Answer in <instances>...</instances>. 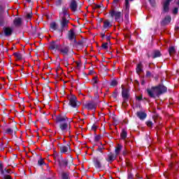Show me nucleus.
Segmentation results:
<instances>
[{
    "mask_svg": "<svg viewBox=\"0 0 179 179\" xmlns=\"http://www.w3.org/2000/svg\"><path fill=\"white\" fill-rule=\"evenodd\" d=\"M56 122H59V128L62 132H68L71 129L72 119H67L66 117L59 115L56 117Z\"/></svg>",
    "mask_w": 179,
    "mask_h": 179,
    "instance_id": "1",
    "label": "nucleus"
},
{
    "mask_svg": "<svg viewBox=\"0 0 179 179\" xmlns=\"http://www.w3.org/2000/svg\"><path fill=\"white\" fill-rule=\"evenodd\" d=\"M167 92V87L164 85H159L157 87H152L151 89H147V93L152 99H156L159 97L162 93H166Z\"/></svg>",
    "mask_w": 179,
    "mask_h": 179,
    "instance_id": "2",
    "label": "nucleus"
},
{
    "mask_svg": "<svg viewBox=\"0 0 179 179\" xmlns=\"http://www.w3.org/2000/svg\"><path fill=\"white\" fill-rule=\"evenodd\" d=\"M59 16L62 19V28L65 29L68 27V24L69 21L67 19H69V13H68V8H63L62 12L59 13Z\"/></svg>",
    "mask_w": 179,
    "mask_h": 179,
    "instance_id": "3",
    "label": "nucleus"
},
{
    "mask_svg": "<svg viewBox=\"0 0 179 179\" xmlns=\"http://www.w3.org/2000/svg\"><path fill=\"white\" fill-rule=\"evenodd\" d=\"M110 15L112 17H115V22L121 23V22H123L124 20L122 13L120 11L112 10L110 12Z\"/></svg>",
    "mask_w": 179,
    "mask_h": 179,
    "instance_id": "4",
    "label": "nucleus"
},
{
    "mask_svg": "<svg viewBox=\"0 0 179 179\" xmlns=\"http://www.w3.org/2000/svg\"><path fill=\"white\" fill-rule=\"evenodd\" d=\"M13 30L12 27H4L3 28V34L5 37H10L13 34Z\"/></svg>",
    "mask_w": 179,
    "mask_h": 179,
    "instance_id": "5",
    "label": "nucleus"
},
{
    "mask_svg": "<svg viewBox=\"0 0 179 179\" xmlns=\"http://www.w3.org/2000/svg\"><path fill=\"white\" fill-rule=\"evenodd\" d=\"M8 17H10L8 11L5 13L3 16H0V26H3L5 23H8Z\"/></svg>",
    "mask_w": 179,
    "mask_h": 179,
    "instance_id": "6",
    "label": "nucleus"
},
{
    "mask_svg": "<svg viewBox=\"0 0 179 179\" xmlns=\"http://www.w3.org/2000/svg\"><path fill=\"white\" fill-rule=\"evenodd\" d=\"M60 152L61 153H64L65 155H68L72 152L71 149V146L69 145H62L60 147Z\"/></svg>",
    "mask_w": 179,
    "mask_h": 179,
    "instance_id": "7",
    "label": "nucleus"
},
{
    "mask_svg": "<svg viewBox=\"0 0 179 179\" xmlns=\"http://www.w3.org/2000/svg\"><path fill=\"white\" fill-rule=\"evenodd\" d=\"M68 38L70 40V41H72L73 43L76 42V35L75 34V31H73V29H71L68 33Z\"/></svg>",
    "mask_w": 179,
    "mask_h": 179,
    "instance_id": "8",
    "label": "nucleus"
},
{
    "mask_svg": "<svg viewBox=\"0 0 179 179\" xmlns=\"http://www.w3.org/2000/svg\"><path fill=\"white\" fill-rule=\"evenodd\" d=\"M69 104L71 107H78V101H76V96L75 95H71L69 98Z\"/></svg>",
    "mask_w": 179,
    "mask_h": 179,
    "instance_id": "9",
    "label": "nucleus"
},
{
    "mask_svg": "<svg viewBox=\"0 0 179 179\" xmlns=\"http://www.w3.org/2000/svg\"><path fill=\"white\" fill-rule=\"evenodd\" d=\"M58 51H59L62 55H67L69 52V48L67 46H63L61 48V46H59Z\"/></svg>",
    "mask_w": 179,
    "mask_h": 179,
    "instance_id": "10",
    "label": "nucleus"
},
{
    "mask_svg": "<svg viewBox=\"0 0 179 179\" xmlns=\"http://www.w3.org/2000/svg\"><path fill=\"white\" fill-rule=\"evenodd\" d=\"M129 0H125L124 7L123 8V12H125L124 17L127 19L128 17V10H129Z\"/></svg>",
    "mask_w": 179,
    "mask_h": 179,
    "instance_id": "11",
    "label": "nucleus"
},
{
    "mask_svg": "<svg viewBox=\"0 0 179 179\" xmlns=\"http://www.w3.org/2000/svg\"><path fill=\"white\" fill-rule=\"evenodd\" d=\"M60 45L57 44V43L55 42H52L50 44L49 48L50 50H51L52 51H58V48H59Z\"/></svg>",
    "mask_w": 179,
    "mask_h": 179,
    "instance_id": "12",
    "label": "nucleus"
},
{
    "mask_svg": "<svg viewBox=\"0 0 179 179\" xmlns=\"http://www.w3.org/2000/svg\"><path fill=\"white\" fill-rule=\"evenodd\" d=\"M122 96L124 100H127L129 97V91H128V89L122 88Z\"/></svg>",
    "mask_w": 179,
    "mask_h": 179,
    "instance_id": "13",
    "label": "nucleus"
},
{
    "mask_svg": "<svg viewBox=\"0 0 179 179\" xmlns=\"http://www.w3.org/2000/svg\"><path fill=\"white\" fill-rule=\"evenodd\" d=\"M117 157V155H115L113 153H109L108 155V157L106 158L107 162L109 163H111V162H114L115 160V158Z\"/></svg>",
    "mask_w": 179,
    "mask_h": 179,
    "instance_id": "14",
    "label": "nucleus"
},
{
    "mask_svg": "<svg viewBox=\"0 0 179 179\" xmlns=\"http://www.w3.org/2000/svg\"><path fill=\"white\" fill-rule=\"evenodd\" d=\"M85 107L87 110H96V106L93 102H89L85 105Z\"/></svg>",
    "mask_w": 179,
    "mask_h": 179,
    "instance_id": "15",
    "label": "nucleus"
},
{
    "mask_svg": "<svg viewBox=\"0 0 179 179\" xmlns=\"http://www.w3.org/2000/svg\"><path fill=\"white\" fill-rule=\"evenodd\" d=\"M136 115L140 120H145V118H146L147 117L146 113L142 111L137 112Z\"/></svg>",
    "mask_w": 179,
    "mask_h": 179,
    "instance_id": "16",
    "label": "nucleus"
},
{
    "mask_svg": "<svg viewBox=\"0 0 179 179\" xmlns=\"http://www.w3.org/2000/svg\"><path fill=\"white\" fill-rule=\"evenodd\" d=\"M173 0H166L164 3V12H167L169 10V6H170V2Z\"/></svg>",
    "mask_w": 179,
    "mask_h": 179,
    "instance_id": "17",
    "label": "nucleus"
},
{
    "mask_svg": "<svg viewBox=\"0 0 179 179\" xmlns=\"http://www.w3.org/2000/svg\"><path fill=\"white\" fill-rule=\"evenodd\" d=\"M70 9L75 12L78 9V3L75 1H72L70 5Z\"/></svg>",
    "mask_w": 179,
    "mask_h": 179,
    "instance_id": "18",
    "label": "nucleus"
},
{
    "mask_svg": "<svg viewBox=\"0 0 179 179\" xmlns=\"http://www.w3.org/2000/svg\"><path fill=\"white\" fill-rule=\"evenodd\" d=\"M58 29V24L55 22L50 23V30L51 31H55Z\"/></svg>",
    "mask_w": 179,
    "mask_h": 179,
    "instance_id": "19",
    "label": "nucleus"
},
{
    "mask_svg": "<svg viewBox=\"0 0 179 179\" xmlns=\"http://www.w3.org/2000/svg\"><path fill=\"white\" fill-rule=\"evenodd\" d=\"M121 150H122V145L118 144L115 150V156H118L121 152Z\"/></svg>",
    "mask_w": 179,
    "mask_h": 179,
    "instance_id": "20",
    "label": "nucleus"
},
{
    "mask_svg": "<svg viewBox=\"0 0 179 179\" xmlns=\"http://www.w3.org/2000/svg\"><path fill=\"white\" fill-rule=\"evenodd\" d=\"M16 61H21V59H23V56H22V54L20 52H15L13 54Z\"/></svg>",
    "mask_w": 179,
    "mask_h": 179,
    "instance_id": "21",
    "label": "nucleus"
},
{
    "mask_svg": "<svg viewBox=\"0 0 179 179\" xmlns=\"http://www.w3.org/2000/svg\"><path fill=\"white\" fill-rule=\"evenodd\" d=\"M13 23L15 26H20L22 24V19L20 17H15Z\"/></svg>",
    "mask_w": 179,
    "mask_h": 179,
    "instance_id": "22",
    "label": "nucleus"
},
{
    "mask_svg": "<svg viewBox=\"0 0 179 179\" xmlns=\"http://www.w3.org/2000/svg\"><path fill=\"white\" fill-rule=\"evenodd\" d=\"M111 27V23L108 20H106L103 22V28L105 29H110Z\"/></svg>",
    "mask_w": 179,
    "mask_h": 179,
    "instance_id": "23",
    "label": "nucleus"
},
{
    "mask_svg": "<svg viewBox=\"0 0 179 179\" xmlns=\"http://www.w3.org/2000/svg\"><path fill=\"white\" fill-rule=\"evenodd\" d=\"M164 24H169V23H170L171 22V17L170 16H166L164 20Z\"/></svg>",
    "mask_w": 179,
    "mask_h": 179,
    "instance_id": "24",
    "label": "nucleus"
},
{
    "mask_svg": "<svg viewBox=\"0 0 179 179\" xmlns=\"http://www.w3.org/2000/svg\"><path fill=\"white\" fill-rule=\"evenodd\" d=\"M160 55H161L160 51L156 50L153 53L152 58H157L160 57Z\"/></svg>",
    "mask_w": 179,
    "mask_h": 179,
    "instance_id": "25",
    "label": "nucleus"
},
{
    "mask_svg": "<svg viewBox=\"0 0 179 179\" xmlns=\"http://www.w3.org/2000/svg\"><path fill=\"white\" fill-rule=\"evenodd\" d=\"M94 166L96 169H100V167H101V164L100 163V161L96 159L94 161Z\"/></svg>",
    "mask_w": 179,
    "mask_h": 179,
    "instance_id": "26",
    "label": "nucleus"
},
{
    "mask_svg": "<svg viewBox=\"0 0 179 179\" xmlns=\"http://www.w3.org/2000/svg\"><path fill=\"white\" fill-rule=\"evenodd\" d=\"M136 72H137V73H139V72H142V64L141 63H139L137 65Z\"/></svg>",
    "mask_w": 179,
    "mask_h": 179,
    "instance_id": "27",
    "label": "nucleus"
},
{
    "mask_svg": "<svg viewBox=\"0 0 179 179\" xmlns=\"http://www.w3.org/2000/svg\"><path fill=\"white\" fill-rule=\"evenodd\" d=\"M169 51L170 55H173V54L176 52V49L174 48V47L171 46V48H169Z\"/></svg>",
    "mask_w": 179,
    "mask_h": 179,
    "instance_id": "28",
    "label": "nucleus"
},
{
    "mask_svg": "<svg viewBox=\"0 0 179 179\" xmlns=\"http://www.w3.org/2000/svg\"><path fill=\"white\" fill-rule=\"evenodd\" d=\"M121 137L122 139H125V138H127V131H123L121 134Z\"/></svg>",
    "mask_w": 179,
    "mask_h": 179,
    "instance_id": "29",
    "label": "nucleus"
},
{
    "mask_svg": "<svg viewBox=\"0 0 179 179\" xmlns=\"http://www.w3.org/2000/svg\"><path fill=\"white\" fill-rule=\"evenodd\" d=\"M118 84V83H117V80H113L110 82V86H117V85Z\"/></svg>",
    "mask_w": 179,
    "mask_h": 179,
    "instance_id": "30",
    "label": "nucleus"
},
{
    "mask_svg": "<svg viewBox=\"0 0 179 179\" xmlns=\"http://www.w3.org/2000/svg\"><path fill=\"white\" fill-rule=\"evenodd\" d=\"M102 48L103 50H107V48H108V43H103L102 44Z\"/></svg>",
    "mask_w": 179,
    "mask_h": 179,
    "instance_id": "31",
    "label": "nucleus"
},
{
    "mask_svg": "<svg viewBox=\"0 0 179 179\" xmlns=\"http://www.w3.org/2000/svg\"><path fill=\"white\" fill-rule=\"evenodd\" d=\"M92 85H96L98 83L97 77H94L92 80Z\"/></svg>",
    "mask_w": 179,
    "mask_h": 179,
    "instance_id": "32",
    "label": "nucleus"
},
{
    "mask_svg": "<svg viewBox=\"0 0 179 179\" xmlns=\"http://www.w3.org/2000/svg\"><path fill=\"white\" fill-rule=\"evenodd\" d=\"M62 179H69V175H68L67 173H63Z\"/></svg>",
    "mask_w": 179,
    "mask_h": 179,
    "instance_id": "33",
    "label": "nucleus"
},
{
    "mask_svg": "<svg viewBox=\"0 0 179 179\" xmlns=\"http://www.w3.org/2000/svg\"><path fill=\"white\" fill-rule=\"evenodd\" d=\"M38 164L39 166H43V164H44V159H39V160L38 161Z\"/></svg>",
    "mask_w": 179,
    "mask_h": 179,
    "instance_id": "34",
    "label": "nucleus"
},
{
    "mask_svg": "<svg viewBox=\"0 0 179 179\" xmlns=\"http://www.w3.org/2000/svg\"><path fill=\"white\" fill-rule=\"evenodd\" d=\"M173 13L174 15H177V13H178V8H175L173 10Z\"/></svg>",
    "mask_w": 179,
    "mask_h": 179,
    "instance_id": "35",
    "label": "nucleus"
},
{
    "mask_svg": "<svg viewBox=\"0 0 179 179\" xmlns=\"http://www.w3.org/2000/svg\"><path fill=\"white\" fill-rule=\"evenodd\" d=\"M146 124L148 126V127H152L153 125V122H150V121H148L146 122Z\"/></svg>",
    "mask_w": 179,
    "mask_h": 179,
    "instance_id": "36",
    "label": "nucleus"
},
{
    "mask_svg": "<svg viewBox=\"0 0 179 179\" xmlns=\"http://www.w3.org/2000/svg\"><path fill=\"white\" fill-rule=\"evenodd\" d=\"M150 3H151L152 6H155V0H149Z\"/></svg>",
    "mask_w": 179,
    "mask_h": 179,
    "instance_id": "37",
    "label": "nucleus"
},
{
    "mask_svg": "<svg viewBox=\"0 0 179 179\" xmlns=\"http://www.w3.org/2000/svg\"><path fill=\"white\" fill-rule=\"evenodd\" d=\"M100 139H101V136H95V141H100Z\"/></svg>",
    "mask_w": 179,
    "mask_h": 179,
    "instance_id": "38",
    "label": "nucleus"
},
{
    "mask_svg": "<svg viewBox=\"0 0 179 179\" xmlns=\"http://www.w3.org/2000/svg\"><path fill=\"white\" fill-rule=\"evenodd\" d=\"M6 132H8V134H12L13 131L11 130V129H8Z\"/></svg>",
    "mask_w": 179,
    "mask_h": 179,
    "instance_id": "39",
    "label": "nucleus"
},
{
    "mask_svg": "<svg viewBox=\"0 0 179 179\" xmlns=\"http://www.w3.org/2000/svg\"><path fill=\"white\" fill-rule=\"evenodd\" d=\"M4 179H12V178H10V176H6L4 177Z\"/></svg>",
    "mask_w": 179,
    "mask_h": 179,
    "instance_id": "40",
    "label": "nucleus"
},
{
    "mask_svg": "<svg viewBox=\"0 0 179 179\" xmlns=\"http://www.w3.org/2000/svg\"><path fill=\"white\" fill-rule=\"evenodd\" d=\"M117 92H114L113 94V97H114L115 99V97H117Z\"/></svg>",
    "mask_w": 179,
    "mask_h": 179,
    "instance_id": "41",
    "label": "nucleus"
},
{
    "mask_svg": "<svg viewBox=\"0 0 179 179\" xmlns=\"http://www.w3.org/2000/svg\"><path fill=\"white\" fill-rule=\"evenodd\" d=\"M27 17L28 19H31V14H27Z\"/></svg>",
    "mask_w": 179,
    "mask_h": 179,
    "instance_id": "42",
    "label": "nucleus"
},
{
    "mask_svg": "<svg viewBox=\"0 0 179 179\" xmlns=\"http://www.w3.org/2000/svg\"><path fill=\"white\" fill-rule=\"evenodd\" d=\"M62 0H57V5H61Z\"/></svg>",
    "mask_w": 179,
    "mask_h": 179,
    "instance_id": "43",
    "label": "nucleus"
},
{
    "mask_svg": "<svg viewBox=\"0 0 179 179\" xmlns=\"http://www.w3.org/2000/svg\"><path fill=\"white\" fill-rule=\"evenodd\" d=\"M150 75H151V73H150V71H147V73H146V76H150Z\"/></svg>",
    "mask_w": 179,
    "mask_h": 179,
    "instance_id": "44",
    "label": "nucleus"
},
{
    "mask_svg": "<svg viewBox=\"0 0 179 179\" xmlns=\"http://www.w3.org/2000/svg\"><path fill=\"white\" fill-rule=\"evenodd\" d=\"M64 163L65 166H66V165L68 164V161L64 160Z\"/></svg>",
    "mask_w": 179,
    "mask_h": 179,
    "instance_id": "45",
    "label": "nucleus"
},
{
    "mask_svg": "<svg viewBox=\"0 0 179 179\" xmlns=\"http://www.w3.org/2000/svg\"><path fill=\"white\" fill-rule=\"evenodd\" d=\"M5 171H6V173H10V171L9 169H7V170L5 169Z\"/></svg>",
    "mask_w": 179,
    "mask_h": 179,
    "instance_id": "46",
    "label": "nucleus"
},
{
    "mask_svg": "<svg viewBox=\"0 0 179 179\" xmlns=\"http://www.w3.org/2000/svg\"><path fill=\"white\" fill-rule=\"evenodd\" d=\"M2 167H3L2 164H0V170H2Z\"/></svg>",
    "mask_w": 179,
    "mask_h": 179,
    "instance_id": "47",
    "label": "nucleus"
},
{
    "mask_svg": "<svg viewBox=\"0 0 179 179\" xmlns=\"http://www.w3.org/2000/svg\"><path fill=\"white\" fill-rule=\"evenodd\" d=\"M118 1H120V0H114L115 3H117V2H118Z\"/></svg>",
    "mask_w": 179,
    "mask_h": 179,
    "instance_id": "48",
    "label": "nucleus"
},
{
    "mask_svg": "<svg viewBox=\"0 0 179 179\" xmlns=\"http://www.w3.org/2000/svg\"><path fill=\"white\" fill-rule=\"evenodd\" d=\"M27 2H31V0H26Z\"/></svg>",
    "mask_w": 179,
    "mask_h": 179,
    "instance_id": "49",
    "label": "nucleus"
},
{
    "mask_svg": "<svg viewBox=\"0 0 179 179\" xmlns=\"http://www.w3.org/2000/svg\"><path fill=\"white\" fill-rule=\"evenodd\" d=\"M129 1H134V0H129Z\"/></svg>",
    "mask_w": 179,
    "mask_h": 179,
    "instance_id": "50",
    "label": "nucleus"
}]
</instances>
